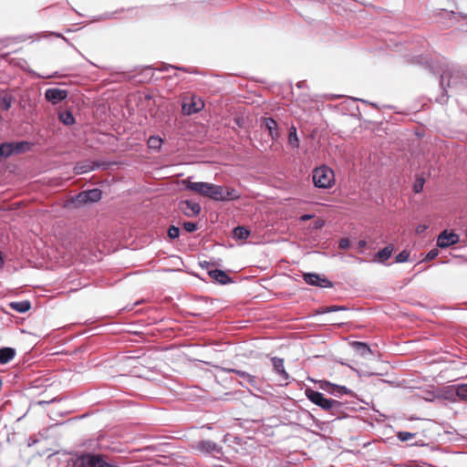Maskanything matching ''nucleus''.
I'll use <instances>...</instances> for the list:
<instances>
[{"mask_svg":"<svg viewBox=\"0 0 467 467\" xmlns=\"http://www.w3.org/2000/svg\"><path fill=\"white\" fill-rule=\"evenodd\" d=\"M305 394L312 403L324 410L330 411L334 415L340 412L343 407L342 402L337 400L327 399L323 393L312 389H306Z\"/></svg>","mask_w":467,"mask_h":467,"instance_id":"nucleus-1","label":"nucleus"},{"mask_svg":"<svg viewBox=\"0 0 467 467\" xmlns=\"http://www.w3.org/2000/svg\"><path fill=\"white\" fill-rule=\"evenodd\" d=\"M67 467H119L118 465L109 463L99 454L86 453L68 461Z\"/></svg>","mask_w":467,"mask_h":467,"instance_id":"nucleus-2","label":"nucleus"},{"mask_svg":"<svg viewBox=\"0 0 467 467\" xmlns=\"http://www.w3.org/2000/svg\"><path fill=\"white\" fill-rule=\"evenodd\" d=\"M206 197L216 202H228L238 200L241 193L234 188L211 183Z\"/></svg>","mask_w":467,"mask_h":467,"instance_id":"nucleus-3","label":"nucleus"},{"mask_svg":"<svg viewBox=\"0 0 467 467\" xmlns=\"http://www.w3.org/2000/svg\"><path fill=\"white\" fill-rule=\"evenodd\" d=\"M312 179L314 185L317 188H330L335 182L334 171L326 165L317 167L313 170Z\"/></svg>","mask_w":467,"mask_h":467,"instance_id":"nucleus-4","label":"nucleus"},{"mask_svg":"<svg viewBox=\"0 0 467 467\" xmlns=\"http://www.w3.org/2000/svg\"><path fill=\"white\" fill-rule=\"evenodd\" d=\"M102 192L99 189H91L83 191L75 196L73 202L78 205H83L88 202H96L101 199Z\"/></svg>","mask_w":467,"mask_h":467,"instance_id":"nucleus-5","label":"nucleus"},{"mask_svg":"<svg viewBox=\"0 0 467 467\" xmlns=\"http://www.w3.org/2000/svg\"><path fill=\"white\" fill-rule=\"evenodd\" d=\"M193 448L197 451L206 454H219L222 453V447L216 442L209 440H202L197 441Z\"/></svg>","mask_w":467,"mask_h":467,"instance_id":"nucleus-6","label":"nucleus"},{"mask_svg":"<svg viewBox=\"0 0 467 467\" xmlns=\"http://www.w3.org/2000/svg\"><path fill=\"white\" fill-rule=\"evenodd\" d=\"M204 107L203 101L195 96L192 97L191 102L183 101L182 110L184 115H192L201 111Z\"/></svg>","mask_w":467,"mask_h":467,"instance_id":"nucleus-7","label":"nucleus"},{"mask_svg":"<svg viewBox=\"0 0 467 467\" xmlns=\"http://www.w3.org/2000/svg\"><path fill=\"white\" fill-rule=\"evenodd\" d=\"M304 280L306 284L310 285L319 286V287H332L333 284L327 278L323 277L316 273H306L303 275Z\"/></svg>","mask_w":467,"mask_h":467,"instance_id":"nucleus-8","label":"nucleus"},{"mask_svg":"<svg viewBox=\"0 0 467 467\" xmlns=\"http://www.w3.org/2000/svg\"><path fill=\"white\" fill-rule=\"evenodd\" d=\"M67 95L68 93L66 89H60L57 88H47L45 91V99L53 105H57L65 100L67 98Z\"/></svg>","mask_w":467,"mask_h":467,"instance_id":"nucleus-9","label":"nucleus"},{"mask_svg":"<svg viewBox=\"0 0 467 467\" xmlns=\"http://www.w3.org/2000/svg\"><path fill=\"white\" fill-rule=\"evenodd\" d=\"M321 389L337 397L352 394V390L347 387L337 385L328 381H324L321 384Z\"/></svg>","mask_w":467,"mask_h":467,"instance_id":"nucleus-10","label":"nucleus"},{"mask_svg":"<svg viewBox=\"0 0 467 467\" xmlns=\"http://www.w3.org/2000/svg\"><path fill=\"white\" fill-rule=\"evenodd\" d=\"M2 145L6 146L5 150L8 157L20 154L29 149V143L27 141L4 142Z\"/></svg>","mask_w":467,"mask_h":467,"instance_id":"nucleus-11","label":"nucleus"},{"mask_svg":"<svg viewBox=\"0 0 467 467\" xmlns=\"http://www.w3.org/2000/svg\"><path fill=\"white\" fill-rule=\"evenodd\" d=\"M179 208L188 217L197 216L201 213V205L189 200L182 201Z\"/></svg>","mask_w":467,"mask_h":467,"instance_id":"nucleus-12","label":"nucleus"},{"mask_svg":"<svg viewBox=\"0 0 467 467\" xmlns=\"http://www.w3.org/2000/svg\"><path fill=\"white\" fill-rule=\"evenodd\" d=\"M459 242V236L453 233L443 231L437 238V245L441 248H447Z\"/></svg>","mask_w":467,"mask_h":467,"instance_id":"nucleus-13","label":"nucleus"},{"mask_svg":"<svg viewBox=\"0 0 467 467\" xmlns=\"http://www.w3.org/2000/svg\"><path fill=\"white\" fill-rule=\"evenodd\" d=\"M183 183L185 184V187L187 190L197 192L204 197H206L208 189L211 184V182H186V181H183Z\"/></svg>","mask_w":467,"mask_h":467,"instance_id":"nucleus-14","label":"nucleus"},{"mask_svg":"<svg viewBox=\"0 0 467 467\" xmlns=\"http://www.w3.org/2000/svg\"><path fill=\"white\" fill-rule=\"evenodd\" d=\"M261 125L264 126L271 136L272 140H276L279 137V132L277 130V123L272 118H263L261 120Z\"/></svg>","mask_w":467,"mask_h":467,"instance_id":"nucleus-15","label":"nucleus"},{"mask_svg":"<svg viewBox=\"0 0 467 467\" xmlns=\"http://www.w3.org/2000/svg\"><path fill=\"white\" fill-rule=\"evenodd\" d=\"M222 370L225 371V372L234 373L236 376L241 378L244 382L248 383L251 386L256 385V378L254 375H251L250 373H248L246 371H244L241 369H236V368H222Z\"/></svg>","mask_w":467,"mask_h":467,"instance_id":"nucleus-16","label":"nucleus"},{"mask_svg":"<svg viewBox=\"0 0 467 467\" xmlns=\"http://www.w3.org/2000/svg\"><path fill=\"white\" fill-rule=\"evenodd\" d=\"M271 361H272V365H273L275 372L283 380H288L289 379V375H288V373L285 369L284 359L280 358H277V357H273L271 358Z\"/></svg>","mask_w":467,"mask_h":467,"instance_id":"nucleus-17","label":"nucleus"},{"mask_svg":"<svg viewBox=\"0 0 467 467\" xmlns=\"http://www.w3.org/2000/svg\"><path fill=\"white\" fill-rule=\"evenodd\" d=\"M208 274L213 279L216 280L221 285H226L232 281L231 277L223 270H209Z\"/></svg>","mask_w":467,"mask_h":467,"instance_id":"nucleus-18","label":"nucleus"},{"mask_svg":"<svg viewBox=\"0 0 467 467\" xmlns=\"http://www.w3.org/2000/svg\"><path fill=\"white\" fill-rule=\"evenodd\" d=\"M393 246L387 245L383 249L379 250L375 255L373 262H379L384 264L387 260H389L392 254Z\"/></svg>","mask_w":467,"mask_h":467,"instance_id":"nucleus-19","label":"nucleus"},{"mask_svg":"<svg viewBox=\"0 0 467 467\" xmlns=\"http://www.w3.org/2000/svg\"><path fill=\"white\" fill-rule=\"evenodd\" d=\"M16 356V349L13 348H0V364H6Z\"/></svg>","mask_w":467,"mask_h":467,"instance_id":"nucleus-20","label":"nucleus"},{"mask_svg":"<svg viewBox=\"0 0 467 467\" xmlns=\"http://www.w3.org/2000/svg\"><path fill=\"white\" fill-rule=\"evenodd\" d=\"M9 306L13 310L18 313H26L31 307V304L28 300L11 302Z\"/></svg>","mask_w":467,"mask_h":467,"instance_id":"nucleus-21","label":"nucleus"},{"mask_svg":"<svg viewBox=\"0 0 467 467\" xmlns=\"http://www.w3.org/2000/svg\"><path fill=\"white\" fill-rule=\"evenodd\" d=\"M352 346L362 357H367L368 355L372 354V351L367 343L355 341L352 343Z\"/></svg>","mask_w":467,"mask_h":467,"instance_id":"nucleus-22","label":"nucleus"},{"mask_svg":"<svg viewBox=\"0 0 467 467\" xmlns=\"http://www.w3.org/2000/svg\"><path fill=\"white\" fill-rule=\"evenodd\" d=\"M13 101L14 98L12 95L5 93L0 96V104L4 110H8L12 107Z\"/></svg>","mask_w":467,"mask_h":467,"instance_id":"nucleus-23","label":"nucleus"},{"mask_svg":"<svg viewBox=\"0 0 467 467\" xmlns=\"http://www.w3.org/2000/svg\"><path fill=\"white\" fill-rule=\"evenodd\" d=\"M59 119L63 124H65L67 126H70L75 123V118L69 110L60 112Z\"/></svg>","mask_w":467,"mask_h":467,"instance_id":"nucleus-24","label":"nucleus"},{"mask_svg":"<svg viewBox=\"0 0 467 467\" xmlns=\"http://www.w3.org/2000/svg\"><path fill=\"white\" fill-rule=\"evenodd\" d=\"M288 143L293 148L299 147V139L297 137L296 128L295 126H292L289 130Z\"/></svg>","mask_w":467,"mask_h":467,"instance_id":"nucleus-25","label":"nucleus"},{"mask_svg":"<svg viewBox=\"0 0 467 467\" xmlns=\"http://www.w3.org/2000/svg\"><path fill=\"white\" fill-rule=\"evenodd\" d=\"M96 169V166L90 163H78L75 166L74 171L76 174H83Z\"/></svg>","mask_w":467,"mask_h":467,"instance_id":"nucleus-26","label":"nucleus"},{"mask_svg":"<svg viewBox=\"0 0 467 467\" xmlns=\"http://www.w3.org/2000/svg\"><path fill=\"white\" fill-rule=\"evenodd\" d=\"M163 140L159 136H150L148 140V147L152 150H160Z\"/></svg>","mask_w":467,"mask_h":467,"instance_id":"nucleus-27","label":"nucleus"},{"mask_svg":"<svg viewBox=\"0 0 467 467\" xmlns=\"http://www.w3.org/2000/svg\"><path fill=\"white\" fill-rule=\"evenodd\" d=\"M234 234L235 238L244 240L249 236L250 232L244 226H237L234 230Z\"/></svg>","mask_w":467,"mask_h":467,"instance_id":"nucleus-28","label":"nucleus"},{"mask_svg":"<svg viewBox=\"0 0 467 467\" xmlns=\"http://www.w3.org/2000/svg\"><path fill=\"white\" fill-rule=\"evenodd\" d=\"M348 310V307L345 306H324L317 310L318 314H327L330 312H337V311H345Z\"/></svg>","mask_w":467,"mask_h":467,"instance_id":"nucleus-29","label":"nucleus"},{"mask_svg":"<svg viewBox=\"0 0 467 467\" xmlns=\"http://www.w3.org/2000/svg\"><path fill=\"white\" fill-rule=\"evenodd\" d=\"M456 395L463 400H467V384L459 385L456 389Z\"/></svg>","mask_w":467,"mask_h":467,"instance_id":"nucleus-30","label":"nucleus"},{"mask_svg":"<svg viewBox=\"0 0 467 467\" xmlns=\"http://www.w3.org/2000/svg\"><path fill=\"white\" fill-rule=\"evenodd\" d=\"M409 258H410V252H408L407 250H403L396 255L395 262L396 263H405L409 260Z\"/></svg>","mask_w":467,"mask_h":467,"instance_id":"nucleus-31","label":"nucleus"},{"mask_svg":"<svg viewBox=\"0 0 467 467\" xmlns=\"http://www.w3.org/2000/svg\"><path fill=\"white\" fill-rule=\"evenodd\" d=\"M415 436V433L409 431H399L397 434L398 439L400 441H408Z\"/></svg>","mask_w":467,"mask_h":467,"instance_id":"nucleus-32","label":"nucleus"},{"mask_svg":"<svg viewBox=\"0 0 467 467\" xmlns=\"http://www.w3.org/2000/svg\"><path fill=\"white\" fill-rule=\"evenodd\" d=\"M180 235V229L177 226L171 225L168 229V236L171 239H176Z\"/></svg>","mask_w":467,"mask_h":467,"instance_id":"nucleus-33","label":"nucleus"},{"mask_svg":"<svg viewBox=\"0 0 467 467\" xmlns=\"http://www.w3.org/2000/svg\"><path fill=\"white\" fill-rule=\"evenodd\" d=\"M183 228L188 233H193L198 229L197 223L193 222H185Z\"/></svg>","mask_w":467,"mask_h":467,"instance_id":"nucleus-34","label":"nucleus"},{"mask_svg":"<svg viewBox=\"0 0 467 467\" xmlns=\"http://www.w3.org/2000/svg\"><path fill=\"white\" fill-rule=\"evenodd\" d=\"M424 185V180L423 179H418L413 186V190L415 192H420L423 189Z\"/></svg>","mask_w":467,"mask_h":467,"instance_id":"nucleus-35","label":"nucleus"},{"mask_svg":"<svg viewBox=\"0 0 467 467\" xmlns=\"http://www.w3.org/2000/svg\"><path fill=\"white\" fill-rule=\"evenodd\" d=\"M439 252L437 249H431L425 256L426 261H431L437 257Z\"/></svg>","mask_w":467,"mask_h":467,"instance_id":"nucleus-36","label":"nucleus"},{"mask_svg":"<svg viewBox=\"0 0 467 467\" xmlns=\"http://www.w3.org/2000/svg\"><path fill=\"white\" fill-rule=\"evenodd\" d=\"M350 245L349 240L348 238H343L339 241L338 247L340 249H348Z\"/></svg>","mask_w":467,"mask_h":467,"instance_id":"nucleus-37","label":"nucleus"},{"mask_svg":"<svg viewBox=\"0 0 467 467\" xmlns=\"http://www.w3.org/2000/svg\"><path fill=\"white\" fill-rule=\"evenodd\" d=\"M170 69L185 70L183 67H177L172 65H163L162 67L160 68L161 71H169Z\"/></svg>","mask_w":467,"mask_h":467,"instance_id":"nucleus-38","label":"nucleus"},{"mask_svg":"<svg viewBox=\"0 0 467 467\" xmlns=\"http://www.w3.org/2000/svg\"><path fill=\"white\" fill-rule=\"evenodd\" d=\"M312 217H313V215H311V214H304L301 216V220L307 221V220L311 219Z\"/></svg>","mask_w":467,"mask_h":467,"instance_id":"nucleus-39","label":"nucleus"},{"mask_svg":"<svg viewBox=\"0 0 467 467\" xmlns=\"http://www.w3.org/2000/svg\"><path fill=\"white\" fill-rule=\"evenodd\" d=\"M358 244V247L362 249V248L366 247L367 242L365 240H360Z\"/></svg>","mask_w":467,"mask_h":467,"instance_id":"nucleus-40","label":"nucleus"},{"mask_svg":"<svg viewBox=\"0 0 467 467\" xmlns=\"http://www.w3.org/2000/svg\"><path fill=\"white\" fill-rule=\"evenodd\" d=\"M56 399H53L51 400L50 401H45V400H41V401H38V404L39 405H44V404H49L51 402H54Z\"/></svg>","mask_w":467,"mask_h":467,"instance_id":"nucleus-41","label":"nucleus"},{"mask_svg":"<svg viewBox=\"0 0 467 467\" xmlns=\"http://www.w3.org/2000/svg\"><path fill=\"white\" fill-rule=\"evenodd\" d=\"M242 122H243V119H239V118L235 119V123H236L239 127H241V126H242Z\"/></svg>","mask_w":467,"mask_h":467,"instance_id":"nucleus-42","label":"nucleus"},{"mask_svg":"<svg viewBox=\"0 0 467 467\" xmlns=\"http://www.w3.org/2000/svg\"><path fill=\"white\" fill-rule=\"evenodd\" d=\"M444 78H445V76L444 75H441V86L443 88L444 86Z\"/></svg>","mask_w":467,"mask_h":467,"instance_id":"nucleus-43","label":"nucleus"},{"mask_svg":"<svg viewBox=\"0 0 467 467\" xmlns=\"http://www.w3.org/2000/svg\"><path fill=\"white\" fill-rule=\"evenodd\" d=\"M424 229H425V227H424V226H419V227L417 228V232H418V233H421V232H423V231H424Z\"/></svg>","mask_w":467,"mask_h":467,"instance_id":"nucleus-44","label":"nucleus"},{"mask_svg":"<svg viewBox=\"0 0 467 467\" xmlns=\"http://www.w3.org/2000/svg\"><path fill=\"white\" fill-rule=\"evenodd\" d=\"M52 35H55L57 37H62L64 40H67L64 36H62L60 34L58 33H51Z\"/></svg>","mask_w":467,"mask_h":467,"instance_id":"nucleus-45","label":"nucleus"},{"mask_svg":"<svg viewBox=\"0 0 467 467\" xmlns=\"http://www.w3.org/2000/svg\"><path fill=\"white\" fill-rule=\"evenodd\" d=\"M462 18H467V15L465 14H460Z\"/></svg>","mask_w":467,"mask_h":467,"instance_id":"nucleus-46","label":"nucleus"}]
</instances>
